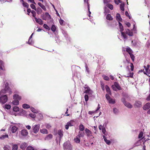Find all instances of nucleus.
Instances as JSON below:
<instances>
[{
	"mask_svg": "<svg viewBox=\"0 0 150 150\" xmlns=\"http://www.w3.org/2000/svg\"><path fill=\"white\" fill-rule=\"evenodd\" d=\"M74 141L76 143H79L80 142V140L78 136H76L75 137L74 139Z\"/></svg>",
	"mask_w": 150,
	"mask_h": 150,
	"instance_id": "bb28decb",
	"label": "nucleus"
},
{
	"mask_svg": "<svg viewBox=\"0 0 150 150\" xmlns=\"http://www.w3.org/2000/svg\"><path fill=\"white\" fill-rule=\"evenodd\" d=\"M63 146L64 149L72 150V146L69 141H67L64 143L63 145Z\"/></svg>",
	"mask_w": 150,
	"mask_h": 150,
	"instance_id": "f03ea898",
	"label": "nucleus"
},
{
	"mask_svg": "<svg viewBox=\"0 0 150 150\" xmlns=\"http://www.w3.org/2000/svg\"><path fill=\"white\" fill-rule=\"evenodd\" d=\"M87 90L84 91V93H92L93 91H92L91 90L90 88L88 87H87Z\"/></svg>",
	"mask_w": 150,
	"mask_h": 150,
	"instance_id": "a211bd4d",
	"label": "nucleus"
},
{
	"mask_svg": "<svg viewBox=\"0 0 150 150\" xmlns=\"http://www.w3.org/2000/svg\"><path fill=\"white\" fill-rule=\"evenodd\" d=\"M114 84L115 85V87H116V89H117L119 90H121V87H120L119 84L117 82H114Z\"/></svg>",
	"mask_w": 150,
	"mask_h": 150,
	"instance_id": "393cba45",
	"label": "nucleus"
},
{
	"mask_svg": "<svg viewBox=\"0 0 150 150\" xmlns=\"http://www.w3.org/2000/svg\"><path fill=\"white\" fill-rule=\"evenodd\" d=\"M35 19L36 22L40 25H42L43 24L42 21L40 19L37 18L36 17H35Z\"/></svg>",
	"mask_w": 150,
	"mask_h": 150,
	"instance_id": "4468645a",
	"label": "nucleus"
},
{
	"mask_svg": "<svg viewBox=\"0 0 150 150\" xmlns=\"http://www.w3.org/2000/svg\"><path fill=\"white\" fill-rule=\"evenodd\" d=\"M29 115L33 118H35V115L34 113H30L29 114Z\"/></svg>",
	"mask_w": 150,
	"mask_h": 150,
	"instance_id": "052dcab7",
	"label": "nucleus"
},
{
	"mask_svg": "<svg viewBox=\"0 0 150 150\" xmlns=\"http://www.w3.org/2000/svg\"><path fill=\"white\" fill-rule=\"evenodd\" d=\"M107 6L111 10L113 8V6L112 4H108L107 5Z\"/></svg>",
	"mask_w": 150,
	"mask_h": 150,
	"instance_id": "09e8293b",
	"label": "nucleus"
},
{
	"mask_svg": "<svg viewBox=\"0 0 150 150\" xmlns=\"http://www.w3.org/2000/svg\"><path fill=\"white\" fill-rule=\"evenodd\" d=\"M105 88L106 91L109 94L111 95V93L109 87L108 85H106L105 86Z\"/></svg>",
	"mask_w": 150,
	"mask_h": 150,
	"instance_id": "cd10ccee",
	"label": "nucleus"
},
{
	"mask_svg": "<svg viewBox=\"0 0 150 150\" xmlns=\"http://www.w3.org/2000/svg\"><path fill=\"white\" fill-rule=\"evenodd\" d=\"M134 105L137 107H140L142 106V103L139 101H136L134 103Z\"/></svg>",
	"mask_w": 150,
	"mask_h": 150,
	"instance_id": "ddd939ff",
	"label": "nucleus"
},
{
	"mask_svg": "<svg viewBox=\"0 0 150 150\" xmlns=\"http://www.w3.org/2000/svg\"><path fill=\"white\" fill-rule=\"evenodd\" d=\"M79 129L81 131H83L84 129V127L83 125L82 124H80L79 126Z\"/></svg>",
	"mask_w": 150,
	"mask_h": 150,
	"instance_id": "c85d7f7f",
	"label": "nucleus"
},
{
	"mask_svg": "<svg viewBox=\"0 0 150 150\" xmlns=\"http://www.w3.org/2000/svg\"><path fill=\"white\" fill-rule=\"evenodd\" d=\"M31 13L33 14V17H34L35 18V17L36 15V12L35 11L33 10L31 11Z\"/></svg>",
	"mask_w": 150,
	"mask_h": 150,
	"instance_id": "603ef678",
	"label": "nucleus"
},
{
	"mask_svg": "<svg viewBox=\"0 0 150 150\" xmlns=\"http://www.w3.org/2000/svg\"><path fill=\"white\" fill-rule=\"evenodd\" d=\"M125 33L126 35L127 34L130 36H132L133 35V32L132 30L128 29H125Z\"/></svg>",
	"mask_w": 150,
	"mask_h": 150,
	"instance_id": "6e6552de",
	"label": "nucleus"
},
{
	"mask_svg": "<svg viewBox=\"0 0 150 150\" xmlns=\"http://www.w3.org/2000/svg\"><path fill=\"white\" fill-rule=\"evenodd\" d=\"M102 131L104 135H106V130L105 127H104L103 128H102Z\"/></svg>",
	"mask_w": 150,
	"mask_h": 150,
	"instance_id": "3c124183",
	"label": "nucleus"
},
{
	"mask_svg": "<svg viewBox=\"0 0 150 150\" xmlns=\"http://www.w3.org/2000/svg\"><path fill=\"white\" fill-rule=\"evenodd\" d=\"M106 19L108 20L111 21L112 20L113 18L110 14H108L106 16Z\"/></svg>",
	"mask_w": 150,
	"mask_h": 150,
	"instance_id": "f704fd0d",
	"label": "nucleus"
},
{
	"mask_svg": "<svg viewBox=\"0 0 150 150\" xmlns=\"http://www.w3.org/2000/svg\"><path fill=\"white\" fill-rule=\"evenodd\" d=\"M35 11H36V12L38 14H41L42 10V9L40 7H38L35 10Z\"/></svg>",
	"mask_w": 150,
	"mask_h": 150,
	"instance_id": "dca6fc26",
	"label": "nucleus"
},
{
	"mask_svg": "<svg viewBox=\"0 0 150 150\" xmlns=\"http://www.w3.org/2000/svg\"><path fill=\"white\" fill-rule=\"evenodd\" d=\"M40 124L33 125L32 127L33 132L35 134L37 133L40 129Z\"/></svg>",
	"mask_w": 150,
	"mask_h": 150,
	"instance_id": "20e7f679",
	"label": "nucleus"
},
{
	"mask_svg": "<svg viewBox=\"0 0 150 150\" xmlns=\"http://www.w3.org/2000/svg\"><path fill=\"white\" fill-rule=\"evenodd\" d=\"M116 18L117 19H118L120 21H121L122 20V18L120 17V14L119 13L117 14Z\"/></svg>",
	"mask_w": 150,
	"mask_h": 150,
	"instance_id": "a19ab883",
	"label": "nucleus"
},
{
	"mask_svg": "<svg viewBox=\"0 0 150 150\" xmlns=\"http://www.w3.org/2000/svg\"><path fill=\"white\" fill-rule=\"evenodd\" d=\"M108 102L109 103L111 104H115V99H112V98H111L108 101Z\"/></svg>",
	"mask_w": 150,
	"mask_h": 150,
	"instance_id": "7c9ffc66",
	"label": "nucleus"
},
{
	"mask_svg": "<svg viewBox=\"0 0 150 150\" xmlns=\"http://www.w3.org/2000/svg\"><path fill=\"white\" fill-rule=\"evenodd\" d=\"M116 4H118L119 3H121V1L119 0H114Z\"/></svg>",
	"mask_w": 150,
	"mask_h": 150,
	"instance_id": "69168bd1",
	"label": "nucleus"
},
{
	"mask_svg": "<svg viewBox=\"0 0 150 150\" xmlns=\"http://www.w3.org/2000/svg\"><path fill=\"white\" fill-rule=\"evenodd\" d=\"M3 63L2 61L0 60V69L2 70H4V69L3 68Z\"/></svg>",
	"mask_w": 150,
	"mask_h": 150,
	"instance_id": "e433bc0d",
	"label": "nucleus"
},
{
	"mask_svg": "<svg viewBox=\"0 0 150 150\" xmlns=\"http://www.w3.org/2000/svg\"><path fill=\"white\" fill-rule=\"evenodd\" d=\"M145 70L146 72H144V73L145 74H146L147 75L150 77V70L149 69H146Z\"/></svg>",
	"mask_w": 150,
	"mask_h": 150,
	"instance_id": "c756f323",
	"label": "nucleus"
},
{
	"mask_svg": "<svg viewBox=\"0 0 150 150\" xmlns=\"http://www.w3.org/2000/svg\"><path fill=\"white\" fill-rule=\"evenodd\" d=\"M120 31L121 32V36L124 38L125 41L127 39V36L126 35L125 32H123L124 30V28L123 26H121L119 27Z\"/></svg>",
	"mask_w": 150,
	"mask_h": 150,
	"instance_id": "39448f33",
	"label": "nucleus"
},
{
	"mask_svg": "<svg viewBox=\"0 0 150 150\" xmlns=\"http://www.w3.org/2000/svg\"><path fill=\"white\" fill-rule=\"evenodd\" d=\"M30 110L32 112L35 113H37L38 112V111L33 108H31Z\"/></svg>",
	"mask_w": 150,
	"mask_h": 150,
	"instance_id": "49530a36",
	"label": "nucleus"
},
{
	"mask_svg": "<svg viewBox=\"0 0 150 150\" xmlns=\"http://www.w3.org/2000/svg\"><path fill=\"white\" fill-rule=\"evenodd\" d=\"M125 49L126 50V51L129 53V54L131 53H132V51L131 48L129 47H127L125 48Z\"/></svg>",
	"mask_w": 150,
	"mask_h": 150,
	"instance_id": "f3484780",
	"label": "nucleus"
},
{
	"mask_svg": "<svg viewBox=\"0 0 150 150\" xmlns=\"http://www.w3.org/2000/svg\"><path fill=\"white\" fill-rule=\"evenodd\" d=\"M129 55L132 60L134 61V55L132 54V53L129 54Z\"/></svg>",
	"mask_w": 150,
	"mask_h": 150,
	"instance_id": "13d9d810",
	"label": "nucleus"
},
{
	"mask_svg": "<svg viewBox=\"0 0 150 150\" xmlns=\"http://www.w3.org/2000/svg\"><path fill=\"white\" fill-rule=\"evenodd\" d=\"M103 79L106 81H108L109 80V78L107 76L103 75Z\"/></svg>",
	"mask_w": 150,
	"mask_h": 150,
	"instance_id": "864d4df0",
	"label": "nucleus"
},
{
	"mask_svg": "<svg viewBox=\"0 0 150 150\" xmlns=\"http://www.w3.org/2000/svg\"><path fill=\"white\" fill-rule=\"evenodd\" d=\"M143 133L142 132H140L138 136V138L139 139L141 138L143 136Z\"/></svg>",
	"mask_w": 150,
	"mask_h": 150,
	"instance_id": "8fccbe9b",
	"label": "nucleus"
},
{
	"mask_svg": "<svg viewBox=\"0 0 150 150\" xmlns=\"http://www.w3.org/2000/svg\"><path fill=\"white\" fill-rule=\"evenodd\" d=\"M30 7L32 8L33 9L35 10L36 9V7L35 6L34 4H32L30 5Z\"/></svg>",
	"mask_w": 150,
	"mask_h": 150,
	"instance_id": "bf43d9fd",
	"label": "nucleus"
},
{
	"mask_svg": "<svg viewBox=\"0 0 150 150\" xmlns=\"http://www.w3.org/2000/svg\"><path fill=\"white\" fill-rule=\"evenodd\" d=\"M57 134L59 136V143L61 139L63 136V131L61 130H59L58 131Z\"/></svg>",
	"mask_w": 150,
	"mask_h": 150,
	"instance_id": "f8f14e48",
	"label": "nucleus"
},
{
	"mask_svg": "<svg viewBox=\"0 0 150 150\" xmlns=\"http://www.w3.org/2000/svg\"><path fill=\"white\" fill-rule=\"evenodd\" d=\"M33 33H33L29 38V40L28 41V43L29 44L31 45L32 44V42H31L30 41V39L32 38V36H33Z\"/></svg>",
	"mask_w": 150,
	"mask_h": 150,
	"instance_id": "5fc2aeb1",
	"label": "nucleus"
},
{
	"mask_svg": "<svg viewBox=\"0 0 150 150\" xmlns=\"http://www.w3.org/2000/svg\"><path fill=\"white\" fill-rule=\"evenodd\" d=\"M43 27L46 29L48 30H50V28L46 24H44L43 25Z\"/></svg>",
	"mask_w": 150,
	"mask_h": 150,
	"instance_id": "c03bdc74",
	"label": "nucleus"
},
{
	"mask_svg": "<svg viewBox=\"0 0 150 150\" xmlns=\"http://www.w3.org/2000/svg\"><path fill=\"white\" fill-rule=\"evenodd\" d=\"M8 138V135L7 134H5V135H1L0 136V139L3 140L5 138Z\"/></svg>",
	"mask_w": 150,
	"mask_h": 150,
	"instance_id": "412c9836",
	"label": "nucleus"
},
{
	"mask_svg": "<svg viewBox=\"0 0 150 150\" xmlns=\"http://www.w3.org/2000/svg\"><path fill=\"white\" fill-rule=\"evenodd\" d=\"M126 107L129 108H132V105L129 103L126 102L124 103V104Z\"/></svg>",
	"mask_w": 150,
	"mask_h": 150,
	"instance_id": "2eb2a0df",
	"label": "nucleus"
},
{
	"mask_svg": "<svg viewBox=\"0 0 150 150\" xmlns=\"http://www.w3.org/2000/svg\"><path fill=\"white\" fill-rule=\"evenodd\" d=\"M21 134L23 136H26L28 134L27 130L26 129H23L21 131Z\"/></svg>",
	"mask_w": 150,
	"mask_h": 150,
	"instance_id": "9b49d317",
	"label": "nucleus"
},
{
	"mask_svg": "<svg viewBox=\"0 0 150 150\" xmlns=\"http://www.w3.org/2000/svg\"><path fill=\"white\" fill-rule=\"evenodd\" d=\"M133 75V73H129V74L128 75H127V76H126V77H129L130 76V77H132Z\"/></svg>",
	"mask_w": 150,
	"mask_h": 150,
	"instance_id": "338daca9",
	"label": "nucleus"
},
{
	"mask_svg": "<svg viewBox=\"0 0 150 150\" xmlns=\"http://www.w3.org/2000/svg\"><path fill=\"white\" fill-rule=\"evenodd\" d=\"M51 30L53 31L54 32L56 30V27L54 25H52L51 28Z\"/></svg>",
	"mask_w": 150,
	"mask_h": 150,
	"instance_id": "79ce46f5",
	"label": "nucleus"
},
{
	"mask_svg": "<svg viewBox=\"0 0 150 150\" xmlns=\"http://www.w3.org/2000/svg\"><path fill=\"white\" fill-rule=\"evenodd\" d=\"M84 134L83 132H79V136L80 137H83L84 136Z\"/></svg>",
	"mask_w": 150,
	"mask_h": 150,
	"instance_id": "6e6d98bb",
	"label": "nucleus"
},
{
	"mask_svg": "<svg viewBox=\"0 0 150 150\" xmlns=\"http://www.w3.org/2000/svg\"><path fill=\"white\" fill-rule=\"evenodd\" d=\"M113 112L115 114H117L118 112V110L116 108H113Z\"/></svg>",
	"mask_w": 150,
	"mask_h": 150,
	"instance_id": "de8ad7c7",
	"label": "nucleus"
},
{
	"mask_svg": "<svg viewBox=\"0 0 150 150\" xmlns=\"http://www.w3.org/2000/svg\"><path fill=\"white\" fill-rule=\"evenodd\" d=\"M9 129L11 131L12 133H14L17 131L18 128L16 125H12L10 126Z\"/></svg>",
	"mask_w": 150,
	"mask_h": 150,
	"instance_id": "0eeeda50",
	"label": "nucleus"
},
{
	"mask_svg": "<svg viewBox=\"0 0 150 150\" xmlns=\"http://www.w3.org/2000/svg\"><path fill=\"white\" fill-rule=\"evenodd\" d=\"M59 22L61 25H63L64 21L63 20L61 19L59 21Z\"/></svg>",
	"mask_w": 150,
	"mask_h": 150,
	"instance_id": "0e129e2a",
	"label": "nucleus"
},
{
	"mask_svg": "<svg viewBox=\"0 0 150 150\" xmlns=\"http://www.w3.org/2000/svg\"><path fill=\"white\" fill-rule=\"evenodd\" d=\"M13 111L17 112L19 111V108L18 107L16 106H15L13 107Z\"/></svg>",
	"mask_w": 150,
	"mask_h": 150,
	"instance_id": "58836bf2",
	"label": "nucleus"
},
{
	"mask_svg": "<svg viewBox=\"0 0 150 150\" xmlns=\"http://www.w3.org/2000/svg\"><path fill=\"white\" fill-rule=\"evenodd\" d=\"M21 2L22 3L23 6L27 8H28L29 6L28 4L26 2H24L23 0H21Z\"/></svg>",
	"mask_w": 150,
	"mask_h": 150,
	"instance_id": "aec40b11",
	"label": "nucleus"
},
{
	"mask_svg": "<svg viewBox=\"0 0 150 150\" xmlns=\"http://www.w3.org/2000/svg\"><path fill=\"white\" fill-rule=\"evenodd\" d=\"M18 148V146L17 144H14L12 146V150H17Z\"/></svg>",
	"mask_w": 150,
	"mask_h": 150,
	"instance_id": "ea45409f",
	"label": "nucleus"
},
{
	"mask_svg": "<svg viewBox=\"0 0 150 150\" xmlns=\"http://www.w3.org/2000/svg\"><path fill=\"white\" fill-rule=\"evenodd\" d=\"M3 107L4 109L8 110L10 109L11 106L9 105H5L3 106Z\"/></svg>",
	"mask_w": 150,
	"mask_h": 150,
	"instance_id": "c9c22d12",
	"label": "nucleus"
},
{
	"mask_svg": "<svg viewBox=\"0 0 150 150\" xmlns=\"http://www.w3.org/2000/svg\"><path fill=\"white\" fill-rule=\"evenodd\" d=\"M8 100V98L6 95H5L0 97V103L2 104L5 103Z\"/></svg>",
	"mask_w": 150,
	"mask_h": 150,
	"instance_id": "423d86ee",
	"label": "nucleus"
},
{
	"mask_svg": "<svg viewBox=\"0 0 150 150\" xmlns=\"http://www.w3.org/2000/svg\"><path fill=\"white\" fill-rule=\"evenodd\" d=\"M26 150H35L34 148L31 146H28L26 149Z\"/></svg>",
	"mask_w": 150,
	"mask_h": 150,
	"instance_id": "37998d69",
	"label": "nucleus"
},
{
	"mask_svg": "<svg viewBox=\"0 0 150 150\" xmlns=\"http://www.w3.org/2000/svg\"><path fill=\"white\" fill-rule=\"evenodd\" d=\"M45 126L47 129H49L51 127V126L49 124H46L45 125Z\"/></svg>",
	"mask_w": 150,
	"mask_h": 150,
	"instance_id": "a18cd8bd",
	"label": "nucleus"
},
{
	"mask_svg": "<svg viewBox=\"0 0 150 150\" xmlns=\"http://www.w3.org/2000/svg\"><path fill=\"white\" fill-rule=\"evenodd\" d=\"M101 86L102 89V90L103 91L104 90L105 88H104V84L103 83H101Z\"/></svg>",
	"mask_w": 150,
	"mask_h": 150,
	"instance_id": "774afa93",
	"label": "nucleus"
},
{
	"mask_svg": "<svg viewBox=\"0 0 150 150\" xmlns=\"http://www.w3.org/2000/svg\"><path fill=\"white\" fill-rule=\"evenodd\" d=\"M105 96L107 99L108 100V101L111 98L108 95V94H106Z\"/></svg>",
	"mask_w": 150,
	"mask_h": 150,
	"instance_id": "680f3d73",
	"label": "nucleus"
},
{
	"mask_svg": "<svg viewBox=\"0 0 150 150\" xmlns=\"http://www.w3.org/2000/svg\"><path fill=\"white\" fill-rule=\"evenodd\" d=\"M27 146V144L26 143L24 142L22 143L20 146V148L22 149H24Z\"/></svg>",
	"mask_w": 150,
	"mask_h": 150,
	"instance_id": "b1692460",
	"label": "nucleus"
},
{
	"mask_svg": "<svg viewBox=\"0 0 150 150\" xmlns=\"http://www.w3.org/2000/svg\"><path fill=\"white\" fill-rule=\"evenodd\" d=\"M103 138H104V141L106 142V144L108 145L110 144V141L108 140H107L106 139L104 135H103Z\"/></svg>",
	"mask_w": 150,
	"mask_h": 150,
	"instance_id": "473e14b6",
	"label": "nucleus"
},
{
	"mask_svg": "<svg viewBox=\"0 0 150 150\" xmlns=\"http://www.w3.org/2000/svg\"><path fill=\"white\" fill-rule=\"evenodd\" d=\"M13 98L14 100L13 101V104L15 105H18L19 104V100L21 99V97L17 94H15L13 96Z\"/></svg>",
	"mask_w": 150,
	"mask_h": 150,
	"instance_id": "f257e3e1",
	"label": "nucleus"
},
{
	"mask_svg": "<svg viewBox=\"0 0 150 150\" xmlns=\"http://www.w3.org/2000/svg\"><path fill=\"white\" fill-rule=\"evenodd\" d=\"M40 131L41 133L43 134H47L48 133L47 130L45 129H40Z\"/></svg>",
	"mask_w": 150,
	"mask_h": 150,
	"instance_id": "4be33fe9",
	"label": "nucleus"
},
{
	"mask_svg": "<svg viewBox=\"0 0 150 150\" xmlns=\"http://www.w3.org/2000/svg\"><path fill=\"white\" fill-rule=\"evenodd\" d=\"M67 124L69 126H73L74 124V121L73 120H71L69 122H68Z\"/></svg>",
	"mask_w": 150,
	"mask_h": 150,
	"instance_id": "4c0bfd02",
	"label": "nucleus"
},
{
	"mask_svg": "<svg viewBox=\"0 0 150 150\" xmlns=\"http://www.w3.org/2000/svg\"><path fill=\"white\" fill-rule=\"evenodd\" d=\"M125 4L124 3L121 4L120 5V8L121 10L124 11Z\"/></svg>",
	"mask_w": 150,
	"mask_h": 150,
	"instance_id": "2f4dec72",
	"label": "nucleus"
},
{
	"mask_svg": "<svg viewBox=\"0 0 150 150\" xmlns=\"http://www.w3.org/2000/svg\"><path fill=\"white\" fill-rule=\"evenodd\" d=\"M105 96L107 99L108 100V101L111 98L108 95V94H106Z\"/></svg>",
	"mask_w": 150,
	"mask_h": 150,
	"instance_id": "e2e57ef3",
	"label": "nucleus"
},
{
	"mask_svg": "<svg viewBox=\"0 0 150 150\" xmlns=\"http://www.w3.org/2000/svg\"><path fill=\"white\" fill-rule=\"evenodd\" d=\"M150 108V103H148L146 104L143 107L144 110H146Z\"/></svg>",
	"mask_w": 150,
	"mask_h": 150,
	"instance_id": "9d476101",
	"label": "nucleus"
},
{
	"mask_svg": "<svg viewBox=\"0 0 150 150\" xmlns=\"http://www.w3.org/2000/svg\"><path fill=\"white\" fill-rule=\"evenodd\" d=\"M8 85V83H6V84H5V87L4 89L1 91L0 92L1 95L3 93H4L8 92L9 93V94H11L12 93L10 89L9 88Z\"/></svg>",
	"mask_w": 150,
	"mask_h": 150,
	"instance_id": "7ed1b4c3",
	"label": "nucleus"
},
{
	"mask_svg": "<svg viewBox=\"0 0 150 150\" xmlns=\"http://www.w3.org/2000/svg\"><path fill=\"white\" fill-rule=\"evenodd\" d=\"M52 138V135L51 134H49L47 135L45 138V140H49Z\"/></svg>",
	"mask_w": 150,
	"mask_h": 150,
	"instance_id": "5701e85b",
	"label": "nucleus"
},
{
	"mask_svg": "<svg viewBox=\"0 0 150 150\" xmlns=\"http://www.w3.org/2000/svg\"><path fill=\"white\" fill-rule=\"evenodd\" d=\"M38 4L44 11H46L47 9L46 7L43 4L40 2H38Z\"/></svg>",
	"mask_w": 150,
	"mask_h": 150,
	"instance_id": "6ab92c4d",
	"label": "nucleus"
},
{
	"mask_svg": "<svg viewBox=\"0 0 150 150\" xmlns=\"http://www.w3.org/2000/svg\"><path fill=\"white\" fill-rule=\"evenodd\" d=\"M4 150H11V147L8 145H5L4 147Z\"/></svg>",
	"mask_w": 150,
	"mask_h": 150,
	"instance_id": "a878e982",
	"label": "nucleus"
},
{
	"mask_svg": "<svg viewBox=\"0 0 150 150\" xmlns=\"http://www.w3.org/2000/svg\"><path fill=\"white\" fill-rule=\"evenodd\" d=\"M86 102L88 100V95H85L84 96Z\"/></svg>",
	"mask_w": 150,
	"mask_h": 150,
	"instance_id": "4d7b16f0",
	"label": "nucleus"
},
{
	"mask_svg": "<svg viewBox=\"0 0 150 150\" xmlns=\"http://www.w3.org/2000/svg\"><path fill=\"white\" fill-rule=\"evenodd\" d=\"M23 107L24 109H28L30 108V106L26 104H24L23 105Z\"/></svg>",
	"mask_w": 150,
	"mask_h": 150,
	"instance_id": "72a5a7b5",
	"label": "nucleus"
},
{
	"mask_svg": "<svg viewBox=\"0 0 150 150\" xmlns=\"http://www.w3.org/2000/svg\"><path fill=\"white\" fill-rule=\"evenodd\" d=\"M85 132L88 137H91L92 136L91 132L88 129L86 128L85 129Z\"/></svg>",
	"mask_w": 150,
	"mask_h": 150,
	"instance_id": "1a4fd4ad",
	"label": "nucleus"
}]
</instances>
